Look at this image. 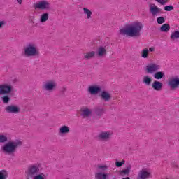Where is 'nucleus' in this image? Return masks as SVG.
Returning <instances> with one entry per match:
<instances>
[{
    "label": "nucleus",
    "mask_w": 179,
    "mask_h": 179,
    "mask_svg": "<svg viewBox=\"0 0 179 179\" xmlns=\"http://www.w3.org/2000/svg\"><path fill=\"white\" fill-rule=\"evenodd\" d=\"M142 29H143L142 22H136L132 24L126 26L125 28L121 29L120 30V34L121 36H127L128 37H140Z\"/></svg>",
    "instance_id": "obj_1"
},
{
    "label": "nucleus",
    "mask_w": 179,
    "mask_h": 179,
    "mask_svg": "<svg viewBox=\"0 0 179 179\" xmlns=\"http://www.w3.org/2000/svg\"><path fill=\"white\" fill-rule=\"evenodd\" d=\"M22 145L23 141L20 140H15V141H10L1 147V151L4 155L15 156V153L17 152V148H20Z\"/></svg>",
    "instance_id": "obj_2"
},
{
    "label": "nucleus",
    "mask_w": 179,
    "mask_h": 179,
    "mask_svg": "<svg viewBox=\"0 0 179 179\" xmlns=\"http://www.w3.org/2000/svg\"><path fill=\"white\" fill-rule=\"evenodd\" d=\"M12 90H13L12 85H0V96H3L1 97L3 104H9L10 102V96L9 94L12 93Z\"/></svg>",
    "instance_id": "obj_3"
},
{
    "label": "nucleus",
    "mask_w": 179,
    "mask_h": 179,
    "mask_svg": "<svg viewBox=\"0 0 179 179\" xmlns=\"http://www.w3.org/2000/svg\"><path fill=\"white\" fill-rule=\"evenodd\" d=\"M24 57H38L40 52L37 50V46L34 43H29L27 47L24 48Z\"/></svg>",
    "instance_id": "obj_4"
},
{
    "label": "nucleus",
    "mask_w": 179,
    "mask_h": 179,
    "mask_svg": "<svg viewBox=\"0 0 179 179\" xmlns=\"http://www.w3.org/2000/svg\"><path fill=\"white\" fill-rule=\"evenodd\" d=\"M38 174H40V165L37 164L29 165L25 171L26 178H34Z\"/></svg>",
    "instance_id": "obj_5"
},
{
    "label": "nucleus",
    "mask_w": 179,
    "mask_h": 179,
    "mask_svg": "<svg viewBox=\"0 0 179 179\" xmlns=\"http://www.w3.org/2000/svg\"><path fill=\"white\" fill-rule=\"evenodd\" d=\"M42 88L45 92H54L57 89V83L54 80H47L43 83Z\"/></svg>",
    "instance_id": "obj_6"
},
{
    "label": "nucleus",
    "mask_w": 179,
    "mask_h": 179,
    "mask_svg": "<svg viewBox=\"0 0 179 179\" xmlns=\"http://www.w3.org/2000/svg\"><path fill=\"white\" fill-rule=\"evenodd\" d=\"M50 3L48 1L44 0L34 3L33 6L36 10L41 9V10H44L45 9H50Z\"/></svg>",
    "instance_id": "obj_7"
},
{
    "label": "nucleus",
    "mask_w": 179,
    "mask_h": 179,
    "mask_svg": "<svg viewBox=\"0 0 179 179\" xmlns=\"http://www.w3.org/2000/svg\"><path fill=\"white\" fill-rule=\"evenodd\" d=\"M149 12L152 15V17H156V16H159L160 13H162V9L155 4L149 5Z\"/></svg>",
    "instance_id": "obj_8"
},
{
    "label": "nucleus",
    "mask_w": 179,
    "mask_h": 179,
    "mask_svg": "<svg viewBox=\"0 0 179 179\" xmlns=\"http://www.w3.org/2000/svg\"><path fill=\"white\" fill-rule=\"evenodd\" d=\"M168 86L171 87V89H178L179 88V76H175L172 77L168 82Z\"/></svg>",
    "instance_id": "obj_9"
},
{
    "label": "nucleus",
    "mask_w": 179,
    "mask_h": 179,
    "mask_svg": "<svg viewBox=\"0 0 179 179\" xmlns=\"http://www.w3.org/2000/svg\"><path fill=\"white\" fill-rule=\"evenodd\" d=\"M4 110L7 114H19L20 113V108L16 105L7 106Z\"/></svg>",
    "instance_id": "obj_10"
},
{
    "label": "nucleus",
    "mask_w": 179,
    "mask_h": 179,
    "mask_svg": "<svg viewBox=\"0 0 179 179\" xmlns=\"http://www.w3.org/2000/svg\"><path fill=\"white\" fill-rule=\"evenodd\" d=\"M161 68L162 66L155 63H151L146 66L145 71L148 73H155V72L159 71Z\"/></svg>",
    "instance_id": "obj_11"
},
{
    "label": "nucleus",
    "mask_w": 179,
    "mask_h": 179,
    "mask_svg": "<svg viewBox=\"0 0 179 179\" xmlns=\"http://www.w3.org/2000/svg\"><path fill=\"white\" fill-rule=\"evenodd\" d=\"M87 92L92 96H96V94L101 92V87L99 85H91L88 87Z\"/></svg>",
    "instance_id": "obj_12"
},
{
    "label": "nucleus",
    "mask_w": 179,
    "mask_h": 179,
    "mask_svg": "<svg viewBox=\"0 0 179 179\" xmlns=\"http://www.w3.org/2000/svg\"><path fill=\"white\" fill-rule=\"evenodd\" d=\"M150 172L146 169H142L139 171L137 176V179H149L150 178Z\"/></svg>",
    "instance_id": "obj_13"
},
{
    "label": "nucleus",
    "mask_w": 179,
    "mask_h": 179,
    "mask_svg": "<svg viewBox=\"0 0 179 179\" xmlns=\"http://www.w3.org/2000/svg\"><path fill=\"white\" fill-rule=\"evenodd\" d=\"M99 97H101V100H103V101L108 102L111 100L113 96H111V94H110L108 92L102 91L99 94Z\"/></svg>",
    "instance_id": "obj_14"
},
{
    "label": "nucleus",
    "mask_w": 179,
    "mask_h": 179,
    "mask_svg": "<svg viewBox=\"0 0 179 179\" xmlns=\"http://www.w3.org/2000/svg\"><path fill=\"white\" fill-rule=\"evenodd\" d=\"M152 87L154 89V90L160 92V90L163 89V83L158 80H155L152 84Z\"/></svg>",
    "instance_id": "obj_15"
},
{
    "label": "nucleus",
    "mask_w": 179,
    "mask_h": 179,
    "mask_svg": "<svg viewBox=\"0 0 179 179\" xmlns=\"http://www.w3.org/2000/svg\"><path fill=\"white\" fill-rule=\"evenodd\" d=\"M131 169H132V165L131 164H127L126 166V169H123L119 171L120 176H129L131 173Z\"/></svg>",
    "instance_id": "obj_16"
},
{
    "label": "nucleus",
    "mask_w": 179,
    "mask_h": 179,
    "mask_svg": "<svg viewBox=\"0 0 179 179\" xmlns=\"http://www.w3.org/2000/svg\"><path fill=\"white\" fill-rule=\"evenodd\" d=\"M95 179H108V173L103 171L95 173Z\"/></svg>",
    "instance_id": "obj_17"
},
{
    "label": "nucleus",
    "mask_w": 179,
    "mask_h": 179,
    "mask_svg": "<svg viewBox=\"0 0 179 179\" xmlns=\"http://www.w3.org/2000/svg\"><path fill=\"white\" fill-rule=\"evenodd\" d=\"M110 136H111V133H110L109 131L101 132L99 135V139H101V141H107L110 139Z\"/></svg>",
    "instance_id": "obj_18"
},
{
    "label": "nucleus",
    "mask_w": 179,
    "mask_h": 179,
    "mask_svg": "<svg viewBox=\"0 0 179 179\" xmlns=\"http://www.w3.org/2000/svg\"><path fill=\"white\" fill-rule=\"evenodd\" d=\"M59 135H61L62 136L63 135H66L67 134H69V127L66 126V125H64L62 126L59 129Z\"/></svg>",
    "instance_id": "obj_19"
},
{
    "label": "nucleus",
    "mask_w": 179,
    "mask_h": 179,
    "mask_svg": "<svg viewBox=\"0 0 179 179\" xmlns=\"http://www.w3.org/2000/svg\"><path fill=\"white\" fill-rule=\"evenodd\" d=\"M94 113L96 115V117H99L100 118L103 115V114H104L105 110L103 108L96 107L94 109Z\"/></svg>",
    "instance_id": "obj_20"
},
{
    "label": "nucleus",
    "mask_w": 179,
    "mask_h": 179,
    "mask_svg": "<svg viewBox=\"0 0 179 179\" xmlns=\"http://www.w3.org/2000/svg\"><path fill=\"white\" fill-rule=\"evenodd\" d=\"M80 111H82L80 115L83 118H85V117L87 118V117H90V115H92V110H90L87 108H85L84 110H80Z\"/></svg>",
    "instance_id": "obj_21"
},
{
    "label": "nucleus",
    "mask_w": 179,
    "mask_h": 179,
    "mask_svg": "<svg viewBox=\"0 0 179 179\" xmlns=\"http://www.w3.org/2000/svg\"><path fill=\"white\" fill-rule=\"evenodd\" d=\"M96 54L98 57H104L107 54V50L106 48L100 46L96 51Z\"/></svg>",
    "instance_id": "obj_22"
},
{
    "label": "nucleus",
    "mask_w": 179,
    "mask_h": 179,
    "mask_svg": "<svg viewBox=\"0 0 179 179\" xmlns=\"http://www.w3.org/2000/svg\"><path fill=\"white\" fill-rule=\"evenodd\" d=\"M142 82L145 85V86H150V85H152V77L149 76H144Z\"/></svg>",
    "instance_id": "obj_23"
},
{
    "label": "nucleus",
    "mask_w": 179,
    "mask_h": 179,
    "mask_svg": "<svg viewBox=\"0 0 179 179\" xmlns=\"http://www.w3.org/2000/svg\"><path fill=\"white\" fill-rule=\"evenodd\" d=\"M166 75H164V72L163 71H155V73L153 75V78L157 80L163 79Z\"/></svg>",
    "instance_id": "obj_24"
},
{
    "label": "nucleus",
    "mask_w": 179,
    "mask_h": 179,
    "mask_svg": "<svg viewBox=\"0 0 179 179\" xmlns=\"http://www.w3.org/2000/svg\"><path fill=\"white\" fill-rule=\"evenodd\" d=\"M96 56V52L91 51L84 55V59H86V61H89V59H92V58H94Z\"/></svg>",
    "instance_id": "obj_25"
},
{
    "label": "nucleus",
    "mask_w": 179,
    "mask_h": 179,
    "mask_svg": "<svg viewBox=\"0 0 179 179\" xmlns=\"http://www.w3.org/2000/svg\"><path fill=\"white\" fill-rule=\"evenodd\" d=\"M160 31H162V33H167L170 30V24H164L160 27Z\"/></svg>",
    "instance_id": "obj_26"
},
{
    "label": "nucleus",
    "mask_w": 179,
    "mask_h": 179,
    "mask_svg": "<svg viewBox=\"0 0 179 179\" xmlns=\"http://www.w3.org/2000/svg\"><path fill=\"white\" fill-rule=\"evenodd\" d=\"M49 14L48 13H45L41 15L40 22L41 23H45L48 20Z\"/></svg>",
    "instance_id": "obj_27"
},
{
    "label": "nucleus",
    "mask_w": 179,
    "mask_h": 179,
    "mask_svg": "<svg viewBox=\"0 0 179 179\" xmlns=\"http://www.w3.org/2000/svg\"><path fill=\"white\" fill-rule=\"evenodd\" d=\"M171 40H178L179 39V31H174L173 32L171 33V36H170Z\"/></svg>",
    "instance_id": "obj_28"
},
{
    "label": "nucleus",
    "mask_w": 179,
    "mask_h": 179,
    "mask_svg": "<svg viewBox=\"0 0 179 179\" xmlns=\"http://www.w3.org/2000/svg\"><path fill=\"white\" fill-rule=\"evenodd\" d=\"M83 10L85 15H87V19H92V15H93V13L90 10L87 8H83Z\"/></svg>",
    "instance_id": "obj_29"
},
{
    "label": "nucleus",
    "mask_w": 179,
    "mask_h": 179,
    "mask_svg": "<svg viewBox=\"0 0 179 179\" xmlns=\"http://www.w3.org/2000/svg\"><path fill=\"white\" fill-rule=\"evenodd\" d=\"M142 58H149V49L145 48L141 51Z\"/></svg>",
    "instance_id": "obj_30"
},
{
    "label": "nucleus",
    "mask_w": 179,
    "mask_h": 179,
    "mask_svg": "<svg viewBox=\"0 0 179 179\" xmlns=\"http://www.w3.org/2000/svg\"><path fill=\"white\" fill-rule=\"evenodd\" d=\"M8 178V171L1 170L0 171V179H7Z\"/></svg>",
    "instance_id": "obj_31"
},
{
    "label": "nucleus",
    "mask_w": 179,
    "mask_h": 179,
    "mask_svg": "<svg viewBox=\"0 0 179 179\" xmlns=\"http://www.w3.org/2000/svg\"><path fill=\"white\" fill-rule=\"evenodd\" d=\"M6 142H8V136L0 134V143H6Z\"/></svg>",
    "instance_id": "obj_32"
},
{
    "label": "nucleus",
    "mask_w": 179,
    "mask_h": 179,
    "mask_svg": "<svg viewBox=\"0 0 179 179\" xmlns=\"http://www.w3.org/2000/svg\"><path fill=\"white\" fill-rule=\"evenodd\" d=\"M33 179H47L45 178V174L41 173L36 175L35 177L32 178Z\"/></svg>",
    "instance_id": "obj_33"
},
{
    "label": "nucleus",
    "mask_w": 179,
    "mask_h": 179,
    "mask_svg": "<svg viewBox=\"0 0 179 179\" xmlns=\"http://www.w3.org/2000/svg\"><path fill=\"white\" fill-rule=\"evenodd\" d=\"M166 22V18H164V17H159L157 19V23H158V24H163V23H164Z\"/></svg>",
    "instance_id": "obj_34"
},
{
    "label": "nucleus",
    "mask_w": 179,
    "mask_h": 179,
    "mask_svg": "<svg viewBox=\"0 0 179 179\" xmlns=\"http://www.w3.org/2000/svg\"><path fill=\"white\" fill-rule=\"evenodd\" d=\"M115 164L116 167H122V164H125V160L123 159L121 162L116 160V162H115Z\"/></svg>",
    "instance_id": "obj_35"
},
{
    "label": "nucleus",
    "mask_w": 179,
    "mask_h": 179,
    "mask_svg": "<svg viewBox=\"0 0 179 179\" xmlns=\"http://www.w3.org/2000/svg\"><path fill=\"white\" fill-rule=\"evenodd\" d=\"M164 10H166V12H171V10H174V6L169 5L164 7Z\"/></svg>",
    "instance_id": "obj_36"
},
{
    "label": "nucleus",
    "mask_w": 179,
    "mask_h": 179,
    "mask_svg": "<svg viewBox=\"0 0 179 179\" xmlns=\"http://www.w3.org/2000/svg\"><path fill=\"white\" fill-rule=\"evenodd\" d=\"M98 169H100L101 170H102V171H106L108 169V166H107L106 165H100L98 166Z\"/></svg>",
    "instance_id": "obj_37"
},
{
    "label": "nucleus",
    "mask_w": 179,
    "mask_h": 179,
    "mask_svg": "<svg viewBox=\"0 0 179 179\" xmlns=\"http://www.w3.org/2000/svg\"><path fill=\"white\" fill-rule=\"evenodd\" d=\"M156 2H158V3H160L161 5H166L167 3V0H155Z\"/></svg>",
    "instance_id": "obj_38"
},
{
    "label": "nucleus",
    "mask_w": 179,
    "mask_h": 179,
    "mask_svg": "<svg viewBox=\"0 0 179 179\" xmlns=\"http://www.w3.org/2000/svg\"><path fill=\"white\" fill-rule=\"evenodd\" d=\"M65 92H66V87H63L60 90L61 96H65Z\"/></svg>",
    "instance_id": "obj_39"
},
{
    "label": "nucleus",
    "mask_w": 179,
    "mask_h": 179,
    "mask_svg": "<svg viewBox=\"0 0 179 179\" xmlns=\"http://www.w3.org/2000/svg\"><path fill=\"white\" fill-rule=\"evenodd\" d=\"M172 166L174 167V169H179V166L177 164V162H173Z\"/></svg>",
    "instance_id": "obj_40"
},
{
    "label": "nucleus",
    "mask_w": 179,
    "mask_h": 179,
    "mask_svg": "<svg viewBox=\"0 0 179 179\" xmlns=\"http://www.w3.org/2000/svg\"><path fill=\"white\" fill-rule=\"evenodd\" d=\"M5 26V21H0V29H2Z\"/></svg>",
    "instance_id": "obj_41"
},
{
    "label": "nucleus",
    "mask_w": 179,
    "mask_h": 179,
    "mask_svg": "<svg viewBox=\"0 0 179 179\" xmlns=\"http://www.w3.org/2000/svg\"><path fill=\"white\" fill-rule=\"evenodd\" d=\"M148 51H150V52H153V51H155V48H153V47L150 48Z\"/></svg>",
    "instance_id": "obj_42"
},
{
    "label": "nucleus",
    "mask_w": 179,
    "mask_h": 179,
    "mask_svg": "<svg viewBox=\"0 0 179 179\" xmlns=\"http://www.w3.org/2000/svg\"><path fill=\"white\" fill-rule=\"evenodd\" d=\"M22 0H17V2L19 3V5H22Z\"/></svg>",
    "instance_id": "obj_43"
},
{
    "label": "nucleus",
    "mask_w": 179,
    "mask_h": 179,
    "mask_svg": "<svg viewBox=\"0 0 179 179\" xmlns=\"http://www.w3.org/2000/svg\"><path fill=\"white\" fill-rule=\"evenodd\" d=\"M30 22H31V23H34V21H33L32 19L30 20Z\"/></svg>",
    "instance_id": "obj_44"
},
{
    "label": "nucleus",
    "mask_w": 179,
    "mask_h": 179,
    "mask_svg": "<svg viewBox=\"0 0 179 179\" xmlns=\"http://www.w3.org/2000/svg\"><path fill=\"white\" fill-rule=\"evenodd\" d=\"M27 179H30V178H27Z\"/></svg>",
    "instance_id": "obj_45"
}]
</instances>
